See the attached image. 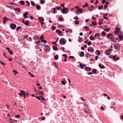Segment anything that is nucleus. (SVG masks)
<instances>
[{
  "label": "nucleus",
  "mask_w": 123,
  "mask_h": 123,
  "mask_svg": "<svg viewBox=\"0 0 123 123\" xmlns=\"http://www.w3.org/2000/svg\"><path fill=\"white\" fill-rule=\"evenodd\" d=\"M63 14L68 13L69 12L68 9L66 7H65L61 10Z\"/></svg>",
  "instance_id": "nucleus-1"
},
{
  "label": "nucleus",
  "mask_w": 123,
  "mask_h": 123,
  "mask_svg": "<svg viewBox=\"0 0 123 123\" xmlns=\"http://www.w3.org/2000/svg\"><path fill=\"white\" fill-rule=\"evenodd\" d=\"M59 43L61 45L62 44H64L66 43V40L64 38H61L59 40Z\"/></svg>",
  "instance_id": "nucleus-2"
},
{
  "label": "nucleus",
  "mask_w": 123,
  "mask_h": 123,
  "mask_svg": "<svg viewBox=\"0 0 123 123\" xmlns=\"http://www.w3.org/2000/svg\"><path fill=\"white\" fill-rule=\"evenodd\" d=\"M10 28L13 30H14L16 27V26L14 24H11L10 25Z\"/></svg>",
  "instance_id": "nucleus-3"
},
{
  "label": "nucleus",
  "mask_w": 123,
  "mask_h": 123,
  "mask_svg": "<svg viewBox=\"0 0 123 123\" xmlns=\"http://www.w3.org/2000/svg\"><path fill=\"white\" fill-rule=\"evenodd\" d=\"M44 47V50H45V52H46V51H49L50 50L49 47L47 45H43Z\"/></svg>",
  "instance_id": "nucleus-4"
},
{
  "label": "nucleus",
  "mask_w": 123,
  "mask_h": 123,
  "mask_svg": "<svg viewBox=\"0 0 123 123\" xmlns=\"http://www.w3.org/2000/svg\"><path fill=\"white\" fill-rule=\"evenodd\" d=\"M28 13L27 12H25L23 14V16L24 18V19H25L27 18V14Z\"/></svg>",
  "instance_id": "nucleus-5"
},
{
  "label": "nucleus",
  "mask_w": 123,
  "mask_h": 123,
  "mask_svg": "<svg viewBox=\"0 0 123 123\" xmlns=\"http://www.w3.org/2000/svg\"><path fill=\"white\" fill-rule=\"evenodd\" d=\"M120 29L116 27V30L115 31V32L116 34H117L119 31L120 30Z\"/></svg>",
  "instance_id": "nucleus-6"
},
{
  "label": "nucleus",
  "mask_w": 123,
  "mask_h": 123,
  "mask_svg": "<svg viewBox=\"0 0 123 123\" xmlns=\"http://www.w3.org/2000/svg\"><path fill=\"white\" fill-rule=\"evenodd\" d=\"M83 9L82 8H79L76 11V12L78 13L79 12L82 13V12Z\"/></svg>",
  "instance_id": "nucleus-7"
},
{
  "label": "nucleus",
  "mask_w": 123,
  "mask_h": 123,
  "mask_svg": "<svg viewBox=\"0 0 123 123\" xmlns=\"http://www.w3.org/2000/svg\"><path fill=\"white\" fill-rule=\"evenodd\" d=\"M91 68L90 67H86L85 68V70L87 71H90L91 70Z\"/></svg>",
  "instance_id": "nucleus-8"
},
{
  "label": "nucleus",
  "mask_w": 123,
  "mask_h": 123,
  "mask_svg": "<svg viewBox=\"0 0 123 123\" xmlns=\"http://www.w3.org/2000/svg\"><path fill=\"white\" fill-rule=\"evenodd\" d=\"M38 20L40 21L41 22H43L44 20V19L43 17H40L38 18Z\"/></svg>",
  "instance_id": "nucleus-9"
},
{
  "label": "nucleus",
  "mask_w": 123,
  "mask_h": 123,
  "mask_svg": "<svg viewBox=\"0 0 123 123\" xmlns=\"http://www.w3.org/2000/svg\"><path fill=\"white\" fill-rule=\"evenodd\" d=\"M36 7L37 10H39L41 9V7L40 6L38 5H37Z\"/></svg>",
  "instance_id": "nucleus-10"
},
{
  "label": "nucleus",
  "mask_w": 123,
  "mask_h": 123,
  "mask_svg": "<svg viewBox=\"0 0 123 123\" xmlns=\"http://www.w3.org/2000/svg\"><path fill=\"white\" fill-rule=\"evenodd\" d=\"M97 70L95 69H94L92 70V73H93L94 74H96L97 73Z\"/></svg>",
  "instance_id": "nucleus-11"
},
{
  "label": "nucleus",
  "mask_w": 123,
  "mask_h": 123,
  "mask_svg": "<svg viewBox=\"0 0 123 123\" xmlns=\"http://www.w3.org/2000/svg\"><path fill=\"white\" fill-rule=\"evenodd\" d=\"M110 54V52L109 50H107L106 51V54L107 55H109Z\"/></svg>",
  "instance_id": "nucleus-12"
},
{
  "label": "nucleus",
  "mask_w": 123,
  "mask_h": 123,
  "mask_svg": "<svg viewBox=\"0 0 123 123\" xmlns=\"http://www.w3.org/2000/svg\"><path fill=\"white\" fill-rule=\"evenodd\" d=\"M39 38V37L37 35L35 36L33 38L35 40H37Z\"/></svg>",
  "instance_id": "nucleus-13"
},
{
  "label": "nucleus",
  "mask_w": 123,
  "mask_h": 123,
  "mask_svg": "<svg viewBox=\"0 0 123 123\" xmlns=\"http://www.w3.org/2000/svg\"><path fill=\"white\" fill-rule=\"evenodd\" d=\"M118 37L120 40H122L123 39V36L122 35H119Z\"/></svg>",
  "instance_id": "nucleus-14"
},
{
  "label": "nucleus",
  "mask_w": 123,
  "mask_h": 123,
  "mask_svg": "<svg viewBox=\"0 0 123 123\" xmlns=\"http://www.w3.org/2000/svg\"><path fill=\"white\" fill-rule=\"evenodd\" d=\"M15 11H17L18 12H19L21 11L20 9L18 8H16L14 9Z\"/></svg>",
  "instance_id": "nucleus-15"
},
{
  "label": "nucleus",
  "mask_w": 123,
  "mask_h": 123,
  "mask_svg": "<svg viewBox=\"0 0 123 123\" xmlns=\"http://www.w3.org/2000/svg\"><path fill=\"white\" fill-rule=\"evenodd\" d=\"M84 53L82 51L80 53V56L81 57H83L84 56Z\"/></svg>",
  "instance_id": "nucleus-16"
},
{
  "label": "nucleus",
  "mask_w": 123,
  "mask_h": 123,
  "mask_svg": "<svg viewBox=\"0 0 123 123\" xmlns=\"http://www.w3.org/2000/svg\"><path fill=\"white\" fill-rule=\"evenodd\" d=\"M86 65V64H84V65H83L82 64H80V66L81 69H83V68Z\"/></svg>",
  "instance_id": "nucleus-17"
},
{
  "label": "nucleus",
  "mask_w": 123,
  "mask_h": 123,
  "mask_svg": "<svg viewBox=\"0 0 123 123\" xmlns=\"http://www.w3.org/2000/svg\"><path fill=\"white\" fill-rule=\"evenodd\" d=\"M110 38L111 39V41H112L115 43L116 42V41L114 39V38L111 37H110Z\"/></svg>",
  "instance_id": "nucleus-18"
},
{
  "label": "nucleus",
  "mask_w": 123,
  "mask_h": 123,
  "mask_svg": "<svg viewBox=\"0 0 123 123\" xmlns=\"http://www.w3.org/2000/svg\"><path fill=\"white\" fill-rule=\"evenodd\" d=\"M88 50L89 52H93L94 51V50H93V49H88Z\"/></svg>",
  "instance_id": "nucleus-19"
},
{
  "label": "nucleus",
  "mask_w": 123,
  "mask_h": 123,
  "mask_svg": "<svg viewBox=\"0 0 123 123\" xmlns=\"http://www.w3.org/2000/svg\"><path fill=\"white\" fill-rule=\"evenodd\" d=\"M58 55H56L54 56V59L56 60H57V59H58Z\"/></svg>",
  "instance_id": "nucleus-20"
},
{
  "label": "nucleus",
  "mask_w": 123,
  "mask_h": 123,
  "mask_svg": "<svg viewBox=\"0 0 123 123\" xmlns=\"http://www.w3.org/2000/svg\"><path fill=\"white\" fill-rule=\"evenodd\" d=\"M31 5H32L33 6H35V3L32 1H31Z\"/></svg>",
  "instance_id": "nucleus-21"
},
{
  "label": "nucleus",
  "mask_w": 123,
  "mask_h": 123,
  "mask_svg": "<svg viewBox=\"0 0 123 123\" xmlns=\"http://www.w3.org/2000/svg\"><path fill=\"white\" fill-rule=\"evenodd\" d=\"M96 52H97L98 53L97 54V55H100L101 54V53L99 51V50H97L96 51Z\"/></svg>",
  "instance_id": "nucleus-22"
},
{
  "label": "nucleus",
  "mask_w": 123,
  "mask_h": 123,
  "mask_svg": "<svg viewBox=\"0 0 123 123\" xmlns=\"http://www.w3.org/2000/svg\"><path fill=\"white\" fill-rule=\"evenodd\" d=\"M79 39H80V40H78V41L80 42H81L82 41V38L80 37V36H79Z\"/></svg>",
  "instance_id": "nucleus-23"
},
{
  "label": "nucleus",
  "mask_w": 123,
  "mask_h": 123,
  "mask_svg": "<svg viewBox=\"0 0 123 123\" xmlns=\"http://www.w3.org/2000/svg\"><path fill=\"white\" fill-rule=\"evenodd\" d=\"M6 19H7V20H8V19H7V18H6L5 17H4V21H3V23L4 24L6 22Z\"/></svg>",
  "instance_id": "nucleus-24"
},
{
  "label": "nucleus",
  "mask_w": 123,
  "mask_h": 123,
  "mask_svg": "<svg viewBox=\"0 0 123 123\" xmlns=\"http://www.w3.org/2000/svg\"><path fill=\"white\" fill-rule=\"evenodd\" d=\"M25 3V2L23 0H21L20 2V4L21 5H23Z\"/></svg>",
  "instance_id": "nucleus-25"
},
{
  "label": "nucleus",
  "mask_w": 123,
  "mask_h": 123,
  "mask_svg": "<svg viewBox=\"0 0 123 123\" xmlns=\"http://www.w3.org/2000/svg\"><path fill=\"white\" fill-rule=\"evenodd\" d=\"M106 34L104 31H103L102 32V34H101V36H104Z\"/></svg>",
  "instance_id": "nucleus-26"
},
{
  "label": "nucleus",
  "mask_w": 123,
  "mask_h": 123,
  "mask_svg": "<svg viewBox=\"0 0 123 123\" xmlns=\"http://www.w3.org/2000/svg\"><path fill=\"white\" fill-rule=\"evenodd\" d=\"M40 2L41 4H43L45 2L43 0H40Z\"/></svg>",
  "instance_id": "nucleus-27"
},
{
  "label": "nucleus",
  "mask_w": 123,
  "mask_h": 123,
  "mask_svg": "<svg viewBox=\"0 0 123 123\" xmlns=\"http://www.w3.org/2000/svg\"><path fill=\"white\" fill-rule=\"evenodd\" d=\"M28 74L31 77H34V75H33V74H32L30 72H29Z\"/></svg>",
  "instance_id": "nucleus-28"
},
{
  "label": "nucleus",
  "mask_w": 123,
  "mask_h": 123,
  "mask_svg": "<svg viewBox=\"0 0 123 123\" xmlns=\"http://www.w3.org/2000/svg\"><path fill=\"white\" fill-rule=\"evenodd\" d=\"M41 40L42 42H43L44 43H46L47 42V41L46 40H44L43 39H41Z\"/></svg>",
  "instance_id": "nucleus-29"
},
{
  "label": "nucleus",
  "mask_w": 123,
  "mask_h": 123,
  "mask_svg": "<svg viewBox=\"0 0 123 123\" xmlns=\"http://www.w3.org/2000/svg\"><path fill=\"white\" fill-rule=\"evenodd\" d=\"M103 6L102 5H101V6H98V9L99 10H100L101 9H102Z\"/></svg>",
  "instance_id": "nucleus-30"
},
{
  "label": "nucleus",
  "mask_w": 123,
  "mask_h": 123,
  "mask_svg": "<svg viewBox=\"0 0 123 123\" xmlns=\"http://www.w3.org/2000/svg\"><path fill=\"white\" fill-rule=\"evenodd\" d=\"M20 91L22 93L23 96H24L25 95V92L22 90H20Z\"/></svg>",
  "instance_id": "nucleus-31"
},
{
  "label": "nucleus",
  "mask_w": 123,
  "mask_h": 123,
  "mask_svg": "<svg viewBox=\"0 0 123 123\" xmlns=\"http://www.w3.org/2000/svg\"><path fill=\"white\" fill-rule=\"evenodd\" d=\"M53 48L54 50H56L57 49V47H56L55 46H53Z\"/></svg>",
  "instance_id": "nucleus-32"
},
{
  "label": "nucleus",
  "mask_w": 123,
  "mask_h": 123,
  "mask_svg": "<svg viewBox=\"0 0 123 123\" xmlns=\"http://www.w3.org/2000/svg\"><path fill=\"white\" fill-rule=\"evenodd\" d=\"M57 33L59 36H62V34L61 33V32L60 30L58 31Z\"/></svg>",
  "instance_id": "nucleus-33"
},
{
  "label": "nucleus",
  "mask_w": 123,
  "mask_h": 123,
  "mask_svg": "<svg viewBox=\"0 0 123 123\" xmlns=\"http://www.w3.org/2000/svg\"><path fill=\"white\" fill-rule=\"evenodd\" d=\"M75 24L78 25L79 23V21L78 20H76L75 22Z\"/></svg>",
  "instance_id": "nucleus-34"
},
{
  "label": "nucleus",
  "mask_w": 123,
  "mask_h": 123,
  "mask_svg": "<svg viewBox=\"0 0 123 123\" xmlns=\"http://www.w3.org/2000/svg\"><path fill=\"white\" fill-rule=\"evenodd\" d=\"M110 29L109 28H108L107 29H105L104 30L106 32H108L109 31Z\"/></svg>",
  "instance_id": "nucleus-35"
},
{
  "label": "nucleus",
  "mask_w": 123,
  "mask_h": 123,
  "mask_svg": "<svg viewBox=\"0 0 123 123\" xmlns=\"http://www.w3.org/2000/svg\"><path fill=\"white\" fill-rule=\"evenodd\" d=\"M97 36H98L99 37L100 36V35L99 33H96L95 34L94 36L95 37H97Z\"/></svg>",
  "instance_id": "nucleus-36"
},
{
  "label": "nucleus",
  "mask_w": 123,
  "mask_h": 123,
  "mask_svg": "<svg viewBox=\"0 0 123 123\" xmlns=\"http://www.w3.org/2000/svg\"><path fill=\"white\" fill-rule=\"evenodd\" d=\"M39 93L41 94L42 95H43L44 94V93L43 91H42L39 92Z\"/></svg>",
  "instance_id": "nucleus-37"
},
{
  "label": "nucleus",
  "mask_w": 123,
  "mask_h": 123,
  "mask_svg": "<svg viewBox=\"0 0 123 123\" xmlns=\"http://www.w3.org/2000/svg\"><path fill=\"white\" fill-rule=\"evenodd\" d=\"M56 29V27L55 26H53L52 27V29L53 30H55Z\"/></svg>",
  "instance_id": "nucleus-38"
},
{
  "label": "nucleus",
  "mask_w": 123,
  "mask_h": 123,
  "mask_svg": "<svg viewBox=\"0 0 123 123\" xmlns=\"http://www.w3.org/2000/svg\"><path fill=\"white\" fill-rule=\"evenodd\" d=\"M8 51L9 53L10 54L12 55H13V54L12 53V51L10 50H9Z\"/></svg>",
  "instance_id": "nucleus-39"
},
{
  "label": "nucleus",
  "mask_w": 123,
  "mask_h": 123,
  "mask_svg": "<svg viewBox=\"0 0 123 123\" xmlns=\"http://www.w3.org/2000/svg\"><path fill=\"white\" fill-rule=\"evenodd\" d=\"M87 27H89V26L87 27L86 26H85L84 27V28L86 29V30H87V31H89L90 30V29L87 28Z\"/></svg>",
  "instance_id": "nucleus-40"
},
{
  "label": "nucleus",
  "mask_w": 123,
  "mask_h": 123,
  "mask_svg": "<svg viewBox=\"0 0 123 123\" xmlns=\"http://www.w3.org/2000/svg\"><path fill=\"white\" fill-rule=\"evenodd\" d=\"M26 3L28 4L27 6H30V3L28 1H26Z\"/></svg>",
  "instance_id": "nucleus-41"
},
{
  "label": "nucleus",
  "mask_w": 123,
  "mask_h": 123,
  "mask_svg": "<svg viewBox=\"0 0 123 123\" xmlns=\"http://www.w3.org/2000/svg\"><path fill=\"white\" fill-rule=\"evenodd\" d=\"M63 18H60L59 19V20L60 21H63Z\"/></svg>",
  "instance_id": "nucleus-42"
},
{
  "label": "nucleus",
  "mask_w": 123,
  "mask_h": 123,
  "mask_svg": "<svg viewBox=\"0 0 123 123\" xmlns=\"http://www.w3.org/2000/svg\"><path fill=\"white\" fill-rule=\"evenodd\" d=\"M90 39L91 40H94L95 39L94 38L92 37L91 36L90 37Z\"/></svg>",
  "instance_id": "nucleus-43"
},
{
  "label": "nucleus",
  "mask_w": 123,
  "mask_h": 123,
  "mask_svg": "<svg viewBox=\"0 0 123 123\" xmlns=\"http://www.w3.org/2000/svg\"><path fill=\"white\" fill-rule=\"evenodd\" d=\"M25 25L29 26V25H28V22H25Z\"/></svg>",
  "instance_id": "nucleus-44"
},
{
  "label": "nucleus",
  "mask_w": 123,
  "mask_h": 123,
  "mask_svg": "<svg viewBox=\"0 0 123 123\" xmlns=\"http://www.w3.org/2000/svg\"><path fill=\"white\" fill-rule=\"evenodd\" d=\"M91 44V43L90 42H89L87 43V44L88 45L90 46Z\"/></svg>",
  "instance_id": "nucleus-45"
},
{
  "label": "nucleus",
  "mask_w": 123,
  "mask_h": 123,
  "mask_svg": "<svg viewBox=\"0 0 123 123\" xmlns=\"http://www.w3.org/2000/svg\"><path fill=\"white\" fill-rule=\"evenodd\" d=\"M68 31L71 33H72L73 32L70 29H68Z\"/></svg>",
  "instance_id": "nucleus-46"
},
{
  "label": "nucleus",
  "mask_w": 123,
  "mask_h": 123,
  "mask_svg": "<svg viewBox=\"0 0 123 123\" xmlns=\"http://www.w3.org/2000/svg\"><path fill=\"white\" fill-rule=\"evenodd\" d=\"M92 24L93 25H97V24L96 23H94L93 21H92Z\"/></svg>",
  "instance_id": "nucleus-47"
},
{
  "label": "nucleus",
  "mask_w": 123,
  "mask_h": 123,
  "mask_svg": "<svg viewBox=\"0 0 123 123\" xmlns=\"http://www.w3.org/2000/svg\"><path fill=\"white\" fill-rule=\"evenodd\" d=\"M2 65H6V64L5 63H3V62H2L0 61Z\"/></svg>",
  "instance_id": "nucleus-48"
},
{
  "label": "nucleus",
  "mask_w": 123,
  "mask_h": 123,
  "mask_svg": "<svg viewBox=\"0 0 123 123\" xmlns=\"http://www.w3.org/2000/svg\"><path fill=\"white\" fill-rule=\"evenodd\" d=\"M62 83L63 85H65L66 84V82L64 81H62Z\"/></svg>",
  "instance_id": "nucleus-49"
},
{
  "label": "nucleus",
  "mask_w": 123,
  "mask_h": 123,
  "mask_svg": "<svg viewBox=\"0 0 123 123\" xmlns=\"http://www.w3.org/2000/svg\"><path fill=\"white\" fill-rule=\"evenodd\" d=\"M40 41H39L37 42H36V43L37 44H39L40 43Z\"/></svg>",
  "instance_id": "nucleus-50"
},
{
  "label": "nucleus",
  "mask_w": 123,
  "mask_h": 123,
  "mask_svg": "<svg viewBox=\"0 0 123 123\" xmlns=\"http://www.w3.org/2000/svg\"><path fill=\"white\" fill-rule=\"evenodd\" d=\"M21 28V26H18V27L17 29H16V30L17 31H18V30L20 28Z\"/></svg>",
  "instance_id": "nucleus-51"
},
{
  "label": "nucleus",
  "mask_w": 123,
  "mask_h": 123,
  "mask_svg": "<svg viewBox=\"0 0 123 123\" xmlns=\"http://www.w3.org/2000/svg\"><path fill=\"white\" fill-rule=\"evenodd\" d=\"M44 37L43 35H42L41 37L39 38V39L41 40V39H42V38H44Z\"/></svg>",
  "instance_id": "nucleus-52"
},
{
  "label": "nucleus",
  "mask_w": 123,
  "mask_h": 123,
  "mask_svg": "<svg viewBox=\"0 0 123 123\" xmlns=\"http://www.w3.org/2000/svg\"><path fill=\"white\" fill-rule=\"evenodd\" d=\"M15 117L16 118H18L20 117V116L18 115H17L16 116H15Z\"/></svg>",
  "instance_id": "nucleus-53"
},
{
  "label": "nucleus",
  "mask_w": 123,
  "mask_h": 123,
  "mask_svg": "<svg viewBox=\"0 0 123 123\" xmlns=\"http://www.w3.org/2000/svg\"><path fill=\"white\" fill-rule=\"evenodd\" d=\"M28 37V35H26L25 36H24L23 37L24 38H27Z\"/></svg>",
  "instance_id": "nucleus-54"
},
{
  "label": "nucleus",
  "mask_w": 123,
  "mask_h": 123,
  "mask_svg": "<svg viewBox=\"0 0 123 123\" xmlns=\"http://www.w3.org/2000/svg\"><path fill=\"white\" fill-rule=\"evenodd\" d=\"M69 58H71V59H73L74 58V57L73 56H70L69 57Z\"/></svg>",
  "instance_id": "nucleus-55"
},
{
  "label": "nucleus",
  "mask_w": 123,
  "mask_h": 123,
  "mask_svg": "<svg viewBox=\"0 0 123 123\" xmlns=\"http://www.w3.org/2000/svg\"><path fill=\"white\" fill-rule=\"evenodd\" d=\"M61 7L60 6L59 7H56V9L58 10H59V9H61Z\"/></svg>",
  "instance_id": "nucleus-56"
},
{
  "label": "nucleus",
  "mask_w": 123,
  "mask_h": 123,
  "mask_svg": "<svg viewBox=\"0 0 123 123\" xmlns=\"http://www.w3.org/2000/svg\"><path fill=\"white\" fill-rule=\"evenodd\" d=\"M103 18L104 19H106V20H107L108 19V18L105 16H103Z\"/></svg>",
  "instance_id": "nucleus-57"
},
{
  "label": "nucleus",
  "mask_w": 123,
  "mask_h": 123,
  "mask_svg": "<svg viewBox=\"0 0 123 123\" xmlns=\"http://www.w3.org/2000/svg\"><path fill=\"white\" fill-rule=\"evenodd\" d=\"M110 35H109V33L108 35L107 34V38H108L109 37H110Z\"/></svg>",
  "instance_id": "nucleus-58"
},
{
  "label": "nucleus",
  "mask_w": 123,
  "mask_h": 123,
  "mask_svg": "<svg viewBox=\"0 0 123 123\" xmlns=\"http://www.w3.org/2000/svg\"><path fill=\"white\" fill-rule=\"evenodd\" d=\"M105 2H106V1L105 0H103L102 1V3L103 4L105 3Z\"/></svg>",
  "instance_id": "nucleus-59"
},
{
  "label": "nucleus",
  "mask_w": 123,
  "mask_h": 123,
  "mask_svg": "<svg viewBox=\"0 0 123 123\" xmlns=\"http://www.w3.org/2000/svg\"><path fill=\"white\" fill-rule=\"evenodd\" d=\"M105 68V66L104 65H102L100 68L103 69L104 68Z\"/></svg>",
  "instance_id": "nucleus-60"
},
{
  "label": "nucleus",
  "mask_w": 123,
  "mask_h": 123,
  "mask_svg": "<svg viewBox=\"0 0 123 123\" xmlns=\"http://www.w3.org/2000/svg\"><path fill=\"white\" fill-rule=\"evenodd\" d=\"M36 98H37L38 100H41L40 98L39 97H38V96H36Z\"/></svg>",
  "instance_id": "nucleus-61"
},
{
  "label": "nucleus",
  "mask_w": 123,
  "mask_h": 123,
  "mask_svg": "<svg viewBox=\"0 0 123 123\" xmlns=\"http://www.w3.org/2000/svg\"><path fill=\"white\" fill-rule=\"evenodd\" d=\"M116 57V56L115 55H114L113 56V58L114 59V60H116L115 58Z\"/></svg>",
  "instance_id": "nucleus-62"
},
{
  "label": "nucleus",
  "mask_w": 123,
  "mask_h": 123,
  "mask_svg": "<svg viewBox=\"0 0 123 123\" xmlns=\"http://www.w3.org/2000/svg\"><path fill=\"white\" fill-rule=\"evenodd\" d=\"M98 3V1L96 0L95 1V5H96L97 3Z\"/></svg>",
  "instance_id": "nucleus-63"
},
{
  "label": "nucleus",
  "mask_w": 123,
  "mask_h": 123,
  "mask_svg": "<svg viewBox=\"0 0 123 123\" xmlns=\"http://www.w3.org/2000/svg\"><path fill=\"white\" fill-rule=\"evenodd\" d=\"M88 6V5L87 3H86L85 5V7H87Z\"/></svg>",
  "instance_id": "nucleus-64"
}]
</instances>
